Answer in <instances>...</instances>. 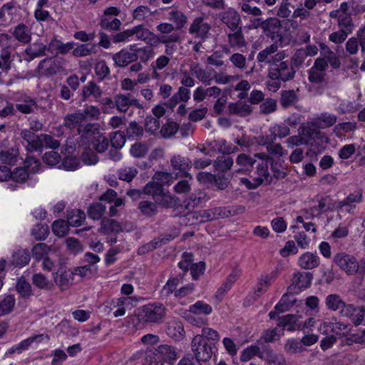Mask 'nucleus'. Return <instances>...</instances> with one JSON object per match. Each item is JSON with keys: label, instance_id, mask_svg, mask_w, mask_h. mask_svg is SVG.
I'll use <instances>...</instances> for the list:
<instances>
[{"label": "nucleus", "instance_id": "obj_6", "mask_svg": "<svg viewBox=\"0 0 365 365\" xmlns=\"http://www.w3.org/2000/svg\"><path fill=\"white\" fill-rule=\"evenodd\" d=\"M166 309L160 303H153L142 307L141 318L146 322L160 323L163 321Z\"/></svg>", "mask_w": 365, "mask_h": 365}, {"label": "nucleus", "instance_id": "obj_15", "mask_svg": "<svg viewBox=\"0 0 365 365\" xmlns=\"http://www.w3.org/2000/svg\"><path fill=\"white\" fill-rule=\"evenodd\" d=\"M327 68V61L325 58H317L314 66L309 71V80L314 83L322 82L325 76V71Z\"/></svg>", "mask_w": 365, "mask_h": 365}, {"label": "nucleus", "instance_id": "obj_62", "mask_svg": "<svg viewBox=\"0 0 365 365\" xmlns=\"http://www.w3.org/2000/svg\"><path fill=\"white\" fill-rule=\"evenodd\" d=\"M338 24L340 30L351 34L353 30L351 18L348 14H341L339 16Z\"/></svg>", "mask_w": 365, "mask_h": 365}, {"label": "nucleus", "instance_id": "obj_33", "mask_svg": "<svg viewBox=\"0 0 365 365\" xmlns=\"http://www.w3.org/2000/svg\"><path fill=\"white\" fill-rule=\"evenodd\" d=\"M269 131V135L268 138L270 140H274L277 138H283L290 134L289 127L284 123L273 125L270 126Z\"/></svg>", "mask_w": 365, "mask_h": 365}, {"label": "nucleus", "instance_id": "obj_4", "mask_svg": "<svg viewBox=\"0 0 365 365\" xmlns=\"http://www.w3.org/2000/svg\"><path fill=\"white\" fill-rule=\"evenodd\" d=\"M277 51L278 46L274 43L259 51L257 56V60L259 63H263L269 66H277L286 57L284 51Z\"/></svg>", "mask_w": 365, "mask_h": 365}, {"label": "nucleus", "instance_id": "obj_10", "mask_svg": "<svg viewBox=\"0 0 365 365\" xmlns=\"http://www.w3.org/2000/svg\"><path fill=\"white\" fill-rule=\"evenodd\" d=\"M211 26L202 17L195 18L189 28V33L195 38L205 41L210 36Z\"/></svg>", "mask_w": 365, "mask_h": 365}, {"label": "nucleus", "instance_id": "obj_38", "mask_svg": "<svg viewBox=\"0 0 365 365\" xmlns=\"http://www.w3.org/2000/svg\"><path fill=\"white\" fill-rule=\"evenodd\" d=\"M39 68L46 76H52L60 71L59 63L50 58L42 60L38 66Z\"/></svg>", "mask_w": 365, "mask_h": 365}, {"label": "nucleus", "instance_id": "obj_57", "mask_svg": "<svg viewBox=\"0 0 365 365\" xmlns=\"http://www.w3.org/2000/svg\"><path fill=\"white\" fill-rule=\"evenodd\" d=\"M283 334V330L280 329V328L277 326L272 329L264 331L261 336V340H264L265 342H272L279 339L281 336Z\"/></svg>", "mask_w": 365, "mask_h": 365}, {"label": "nucleus", "instance_id": "obj_29", "mask_svg": "<svg viewBox=\"0 0 365 365\" xmlns=\"http://www.w3.org/2000/svg\"><path fill=\"white\" fill-rule=\"evenodd\" d=\"M11 33L16 41L24 44L29 43L31 39V30L24 24L14 27Z\"/></svg>", "mask_w": 365, "mask_h": 365}, {"label": "nucleus", "instance_id": "obj_35", "mask_svg": "<svg viewBox=\"0 0 365 365\" xmlns=\"http://www.w3.org/2000/svg\"><path fill=\"white\" fill-rule=\"evenodd\" d=\"M103 91L96 83L93 81H89L82 90L83 100H86L91 97L95 99L101 98L102 96Z\"/></svg>", "mask_w": 365, "mask_h": 365}, {"label": "nucleus", "instance_id": "obj_56", "mask_svg": "<svg viewBox=\"0 0 365 365\" xmlns=\"http://www.w3.org/2000/svg\"><path fill=\"white\" fill-rule=\"evenodd\" d=\"M359 104L355 101L342 100L339 102L337 110L341 113H353L359 109Z\"/></svg>", "mask_w": 365, "mask_h": 365}, {"label": "nucleus", "instance_id": "obj_25", "mask_svg": "<svg viewBox=\"0 0 365 365\" xmlns=\"http://www.w3.org/2000/svg\"><path fill=\"white\" fill-rule=\"evenodd\" d=\"M299 317L294 314H287L279 319L278 327L283 331H289L299 330Z\"/></svg>", "mask_w": 365, "mask_h": 365}, {"label": "nucleus", "instance_id": "obj_44", "mask_svg": "<svg viewBox=\"0 0 365 365\" xmlns=\"http://www.w3.org/2000/svg\"><path fill=\"white\" fill-rule=\"evenodd\" d=\"M85 219V213L78 209L72 210L67 214V221L69 225L72 227H78L81 225Z\"/></svg>", "mask_w": 365, "mask_h": 365}, {"label": "nucleus", "instance_id": "obj_18", "mask_svg": "<svg viewBox=\"0 0 365 365\" xmlns=\"http://www.w3.org/2000/svg\"><path fill=\"white\" fill-rule=\"evenodd\" d=\"M21 136L26 143L25 147L29 152L37 151L41 148V135L38 136L31 130H23Z\"/></svg>", "mask_w": 365, "mask_h": 365}, {"label": "nucleus", "instance_id": "obj_53", "mask_svg": "<svg viewBox=\"0 0 365 365\" xmlns=\"http://www.w3.org/2000/svg\"><path fill=\"white\" fill-rule=\"evenodd\" d=\"M190 98V91L187 88L180 87L178 93L174 95L168 101V105L171 107L175 106L179 98L181 101L187 102Z\"/></svg>", "mask_w": 365, "mask_h": 365}, {"label": "nucleus", "instance_id": "obj_48", "mask_svg": "<svg viewBox=\"0 0 365 365\" xmlns=\"http://www.w3.org/2000/svg\"><path fill=\"white\" fill-rule=\"evenodd\" d=\"M100 25L103 29L117 31L121 26V21L115 17L102 16Z\"/></svg>", "mask_w": 365, "mask_h": 365}, {"label": "nucleus", "instance_id": "obj_52", "mask_svg": "<svg viewBox=\"0 0 365 365\" xmlns=\"http://www.w3.org/2000/svg\"><path fill=\"white\" fill-rule=\"evenodd\" d=\"M284 350L290 354H297L303 352L305 350L302 346L301 341L297 339H289L284 344Z\"/></svg>", "mask_w": 365, "mask_h": 365}, {"label": "nucleus", "instance_id": "obj_37", "mask_svg": "<svg viewBox=\"0 0 365 365\" xmlns=\"http://www.w3.org/2000/svg\"><path fill=\"white\" fill-rule=\"evenodd\" d=\"M217 211V208H215L213 210H202L192 213L190 215L193 219L196 220V222L203 223L215 219L217 214L219 215Z\"/></svg>", "mask_w": 365, "mask_h": 365}, {"label": "nucleus", "instance_id": "obj_42", "mask_svg": "<svg viewBox=\"0 0 365 365\" xmlns=\"http://www.w3.org/2000/svg\"><path fill=\"white\" fill-rule=\"evenodd\" d=\"M190 314L194 315H209L212 312V307L203 301H197L189 307L187 311Z\"/></svg>", "mask_w": 365, "mask_h": 365}, {"label": "nucleus", "instance_id": "obj_50", "mask_svg": "<svg viewBox=\"0 0 365 365\" xmlns=\"http://www.w3.org/2000/svg\"><path fill=\"white\" fill-rule=\"evenodd\" d=\"M101 225V229L105 234L118 232L121 230L120 225L115 220H103Z\"/></svg>", "mask_w": 365, "mask_h": 365}, {"label": "nucleus", "instance_id": "obj_32", "mask_svg": "<svg viewBox=\"0 0 365 365\" xmlns=\"http://www.w3.org/2000/svg\"><path fill=\"white\" fill-rule=\"evenodd\" d=\"M73 276V273L70 270L61 269L56 272L54 281L61 289H66L72 283Z\"/></svg>", "mask_w": 365, "mask_h": 365}, {"label": "nucleus", "instance_id": "obj_49", "mask_svg": "<svg viewBox=\"0 0 365 365\" xmlns=\"http://www.w3.org/2000/svg\"><path fill=\"white\" fill-rule=\"evenodd\" d=\"M235 33L230 34L228 35V41L230 46L237 48L245 46L246 43L243 34H242L241 29H237V30H235Z\"/></svg>", "mask_w": 365, "mask_h": 365}, {"label": "nucleus", "instance_id": "obj_46", "mask_svg": "<svg viewBox=\"0 0 365 365\" xmlns=\"http://www.w3.org/2000/svg\"><path fill=\"white\" fill-rule=\"evenodd\" d=\"M30 261V255L26 250H19L12 255L11 262L14 264L19 267L26 265Z\"/></svg>", "mask_w": 365, "mask_h": 365}, {"label": "nucleus", "instance_id": "obj_41", "mask_svg": "<svg viewBox=\"0 0 365 365\" xmlns=\"http://www.w3.org/2000/svg\"><path fill=\"white\" fill-rule=\"evenodd\" d=\"M293 284L299 289H304L309 287L312 280V274L309 272H298L293 277Z\"/></svg>", "mask_w": 365, "mask_h": 365}, {"label": "nucleus", "instance_id": "obj_22", "mask_svg": "<svg viewBox=\"0 0 365 365\" xmlns=\"http://www.w3.org/2000/svg\"><path fill=\"white\" fill-rule=\"evenodd\" d=\"M131 29L132 33H133V36H135V40L143 41H147L149 40L150 43H153V44L157 43L158 36L143 26L139 25Z\"/></svg>", "mask_w": 365, "mask_h": 365}, {"label": "nucleus", "instance_id": "obj_54", "mask_svg": "<svg viewBox=\"0 0 365 365\" xmlns=\"http://www.w3.org/2000/svg\"><path fill=\"white\" fill-rule=\"evenodd\" d=\"M16 287L17 292L24 298H28L32 294L31 284L24 277L19 279Z\"/></svg>", "mask_w": 365, "mask_h": 365}, {"label": "nucleus", "instance_id": "obj_16", "mask_svg": "<svg viewBox=\"0 0 365 365\" xmlns=\"http://www.w3.org/2000/svg\"><path fill=\"white\" fill-rule=\"evenodd\" d=\"M115 105L118 111L125 113L130 106L142 108L143 106L138 100L130 94H117L115 96Z\"/></svg>", "mask_w": 365, "mask_h": 365}, {"label": "nucleus", "instance_id": "obj_5", "mask_svg": "<svg viewBox=\"0 0 365 365\" xmlns=\"http://www.w3.org/2000/svg\"><path fill=\"white\" fill-rule=\"evenodd\" d=\"M191 349L197 360L196 362L208 361L213 354L212 346L200 335H195L193 337Z\"/></svg>", "mask_w": 365, "mask_h": 365}, {"label": "nucleus", "instance_id": "obj_13", "mask_svg": "<svg viewBox=\"0 0 365 365\" xmlns=\"http://www.w3.org/2000/svg\"><path fill=\"white\" fill-rule=\"evenodd\" d=\"M255 157L261 160V163L257 165V184L259 185L264 181L269 182L270 180V175L268 168L272 163V159L267 154L264 153H256Z\"/></svg>", "mask_w": 365, "mask_h": 365}, {"label": "nucleus", "instance_id": "obj_63", "mask_svg": "<svg viewBox=\"0 0 365 365\" xmlns=\"http://www.w3.org/2000/svg\"><path fill=\"white\" fill-rule=\"evenodd\" d=\"M298 133L303 137L302 138L306 141V144L318 135V132L315 128L305 125H302L299 128Z\"/></svg>", "mask_w": 365, "mask_h": 365}, {"label": "nucleus", "instance_id": "obj_36", "mask_svg": "<svg viewBox=\"0 0 365 365\" xmlns=\"http://www.w3.org/2000/svg\"><path fill=\"white\" fill-rule=\"evenodd\" d=\"M228 110L231 114L246 116L251 113L252 108L246 103L239 101L236 103H230L228 105Z\"/></svg>", "mask_w": 365, "mask_h": 365}, {"label": "nucleus", "instance_id": "obj_31", "mask_svg": "<svg viewBox=\"0 0 365 365\" xmlns=\"http://www.w3.org/2000/svg\"><path fill=\"white\" fill-rule=\"evenodd\" d=\"M167 334L175 341H180L183 339L185 330L182 323L180 321H170L168 325Z\"/></svg>", "mask_w": 365, "mask_h": 365}, {"label": "nucleus", "instance_id": "obj_26", "mask_svg": "<svg viewBox=\"0 0 365 365\" xmlns=\"http://www.w3.org/2000/svg\"><path fill=\"white\" fill-rule=\"evenodd\" d=\"M319 256L309 252L302 254L298 260L299 266L305 269L316 268L319 266Z\"/></svg>", "mask_w": 365, "mask_h": 365}, {"label": "nucleus", "instance_id": "obj_23", "mask_svg": "<svg viewBox=\"0 0 365 365\" xmlns=\"http://www.w3.org/2000/svg\"><path fill=\"white\" fill-rule=\"evenodd\" d=\"M280 26L281 22L277 18H269L261 23V28L263 32L272 39H274L276 36H278L277 34Z\"/></svg>", "mask_w": 365, "mask_h": 365}, {"label": "nucleus", "instance_id": "obj_20", "mask_svg": "<svg viewBox=\"0 0 365 365\" xmlns=\"http://www.w3.org/2000/svg\"><path fill=\"white\" fill-rule=\"evenodd\" d=\"M46 45L41 41H36L25 49V60L31 61L33 59L46 54Z\"/></svg>", "mask_w": 365, "mask_h": 365}, {"label": "nucleus", "instance_id": "obj_60", "mask_svg": "<svg viewBox=\"0 0 365 365\" xmlns=\"http://www.w3.org/2000/svg\"><path fill=\"white\" fill-rule=\"evenodd\" d=\"M85 120H98L101 115L98 107L95 106H86L82 111H80Z\"/></svg>", "mask_w": 365, "mask_h": 365}, {"label": "nucleus", "instance_id": "obj_47", "mask_svg": "<svg viewBox=\"0 0 365 365\" xmlns=\"http://www.w3.org/2000/svg\"><path fill=\"white\" fill-rule=\"evenodd\" d=\"M168 19L175 24L177 29L183 28L187 21V16L178 10H172L169 13Z\"/></svg>", "mask_w": 365, "mask_h": 365}, {"label": "nucleus", "instance_id": "obj_61", "mask_svg": "<svg viewBox=\"0 0 365 365\" xmlns=\"http://www.w3.org/2000/svg\"><path fill=\"white\" fill-rule=\"evenodd\" d=\"M50 247L44 243H38L32 249V255L36 261H41L48 255Z\"/></svg>", "mask_w": 365, "mask_h": 365}, {"label": "nucleus", "instance_id": "obj_8", "mask_svg": "<svg viewBox=\"0 0 365 365\" xmlns=\"http://www.w3.org/2000/svg\"><path fill=\"white\" fill-rule=\"evenodd\" d=\"M276 68H272L269 70L268 76L272 80H281L287 81L294 78L295 70L294 66L288 61L283 60L275 66Z\"/></svg>", "mask_w": 365, "mask_h": 365}, {"label": "nucleus", "instance_id": "obj_7", "mask_svg": "<svg viewBox=\"0 0 365 365\" xmlns=\"http://www.w3.org/2000/svg\"><path fill=\"white\" fill-rule=\"evenodd\" d=\"M318 331L324 335L341 336L347 334L350 328L347 324L337 322L335 318H332L322 320L318 327Z\"/></svg>", "mask_w": 365, "mask_h": 365}, {"label": "nucleus", "instance_id": "obj_12", "mask_svg": "<svg viewBox=\"0 0 365 365\" xmlns=\"http://www.w3.org/2000/svg\"><path fill=\"white\" fill-rule=\"evenodd\" d=\"M170 163L175 178L188 176L187 170L191 167V161L185 157L175 155L170 159ZM190 179L191 175H189Z\"/></svg>", "mask_w": 365, "mask_h": 365}, {"label": "nucleus", "instance_id": "obj_34", "mask_svg": "<svg viewBox=\"0 0 365 365\" xmlns=\"http://www.w3.org/2000/svg\"><path fill=\"white\" fill-rule=\"evenodd\" d=\"M180 39V36L178 34H173L170 35H163L158 37L157 43H161L165 45V53L168 56H172L176 50V46L170 45L171 43L178 42Z\"/></svg>", "mask_w": 365, "mask_h": 365}, {"label": "nucleus", "instance_id": "obj_27", "mask_svg": "<svg viewBox=\"0 0 365 365\" xmlns=\"http://www.w3.org/2000/svg\"><path fill=\"white\" fill-rule=\"evenodd\" d=\"M239 273L237 271H233L230 273L225 282L217 289L215 294V298L217 302H220L224 295L231 289L234 283L238 278Z\"/></svg>", "mask_w": 365, "mask_h": 365}, {"label": "nucleus", "instance_id": "obj_28", "mask_svg": "<svg viewBox=\"0 0 365 365\" xmlns=\"http://www.w3.org/2000/svg\"><path fill=\"white\" fill-rule=\"evenodd\" d=\"M150 45H146L142 47H138L135 43V53L136 55V61L140 59L143 63H147L151 60L155 55L153 46V43H150Z\"/></svg>", "mask_w": 365, "mask_h": 365}, {"label": "nucleus", "instance_id": "obj_1", "mask_svg": "<svg viewBox=\"0 0 365 365\" xmlns=\"http://www.w3.org/2000/svg\"><path fill=\"white\" fill-rule=\"evenodd\" d=\"M83 117L80 111L67 115L64 125L69 129L77 128L83 144L92 146L98 153H103L108 148V140L101 133L97 124L88 123L81 126Z\"/></svg>", "mask_w": 365, "mask_h": 365}, {"label": "nucleus", "instance_id": "obj_51", "mask_svg": "<svg viewBox=\"0 0 365 365\" xmlns=\"http://www.w3.org/2000/svg\"><path fill=\"white\" fill-rule=\"evenodd\" d=\"M15 305V298L13 295H8L0 300V317L10 313Z\"/></svg>", "mask_w": 365, "mask_h": 365}, {"label": "nucleus", "instance_id": "obj_59", "mask_svg": "<svg viewBox=\"0 0 365 365\" xmlns=\"http://www.w3.org/2000/svg\"><path fill=\"white\" fill-rule=\"evenodd\" d=\"M154 182H156L160 185V188L163 189V187L166 185H170L175 178L173 177L171 173L167 172H157L153 177Z\"/></svg>", "mask_w": 365, "mask_h": 365}, {"label": "nucleus", "instance_id": "obj_11", "mask_svg": "<svg viewBox=\"0 0 365 365\" xmlns=\"http://www.w3.org/2000/svg\"><path fill=\"white\" fill-rule=\"evenodd\" d=\"M338 210L336 201L330 196H322L317 200V205H314L309 210L304 211L305 215H310V217L319 216L328 210Z\"/></svg>", "mask_w": 365, "mask_h": 365}, {"label": "nucleus", "instance_id": "obj_30", "mask_svg": "<svg viewBox=\"0 0 365 365\" xmlns=\"http://www.w3.org/2000/svg\"><path fill=\"white\" fill-rule=\"evenodd\" d=\"M19 159V152L17 148L0 150V161L9 165H15Z\"/></svg>", "mask_w": 365, "mask_h": 365}, {"label": "nucleus", "instance_id": "obj_58", "mask_svg": "<svg viewBox=\"0 0 365 365\" xmlns=\"http://www.w3.org/2000/svg\"><path fill=\"white\" fill-rule=\"evenodd\" d=\"M69 230V224L63 220H57L53 222V232L58 237H63L66 235Z\"/></svg>", "mask_w": 365, "mask_h": 365}, {"label": "nucleus", "instance_id": "obj_9", "mask_svg": "<svg viewBox=\"0 0 365 365\" xmlns=\"http://www.w3.org/2000/svg\"><path fill=\"white\" fill-rule=\"evenodd\" d=\"M48 340L49 336L47 334H36L14 344L6 351V354L9 355L15 353L21 354L22 351L27 350L29 347L34 346V345L37 346L40 343L44 341H48Z\"/></svg>", "mask_w": 365, "mask_h": 365}, {"label": "nucleus", "instance_id": "obj_24", "mask_svg": "<svg viewBox=\"0 0 365 365\" xmlns=\"http://www.w3.org/2000/svg\"><path fill=\"white\" fill-rule=\"evenodd\" d=\"M220 88L217 86H212L207 88L199 86L194 91L193 99L196 102H201L204 101L207 96L217 98L220 96Z\"/></svg>", "mask_w": 365, "mask_h": 365}, {"label": "nucleus", "instance_id": "obj_64", "mask_svg": "<svg viewBox=\"0 0 365 365\" xmlns=\"http://www.w3.org/2000/svg\"><path fill=\"white\" fill-rule=\"evenodd\" d=\"M265 360L267 365H285V358L282 354H277L273 351H269L267 354Z\"/></svg>", "mask_w": 365, "mask_h": 365}, {"label": "nucleus", "instance_id": "obj_40", "mask_svg": "<svg viewBox=\"0 0 365 365\" xmlns=\"http://www.w3.org/2000/svg\"><path fill=\"white\" fill-rule=\"evenodd\" d=\"M334 114L324 113L314 119V125L320 128L331 127L336 122Z\"/></svg>", "mask_w": 365, "mask_h": 365}, {"label": "nucleus", "instance_id": "obj_39", "mask_svg": "<svg viewBox=\"0 0 365 365\" xmlns=\"http://www.w3.org/2000/svg\"><path fill=\"white\" fill-rule=\"evenodd\" d=\"M211 146L215 151L223 154H230L237 150V148L236 146L232 145L224 139L214 140L211 143Z\"/></svg>", "mask_w": 365, "mask_h": 365}, {"label": "nucleus", "instance_id": "obj_43", "mask_svg": "<svg viewBox=\"0 0 365 365\" xmlns=\"http://www.w3.org/2000/svg\"><path fill=\"white\" fill-rule=\"evenodd\" d=\"M325 304L327 309L336 312L340 311L342 306H344V302L341 297L336 294H331L327 296L325 299Z\"/></svg>", "mask_w": 365, "mask_h": 365}, {"label": "nucleus", "instance_id": "obj_55", "mask_svg": "<svg viewBox=\"0 0 365 365\" xmlns=\"http://www.w3.org/2000/svg\"><path fill=\"white\" fill-rule=\"evenodd\" d=\"M32 282L34 286L41 289H49L52 287V282L41 273L34 274Z\"/></svg>", "mask_w": 365, "mask_h": 365}, {"label": "nucleus", "instance_id": "obj_3", "mask_svg": "<svg viewBox=\"0 0 365 365\" xmlns=\"http://www.w3.org/2000/svg\"><path fill=\"white\" fill-rule=\"evenodd\" d=\"M136 297H119L107 300L104 303V311L108 315L120 317L125 314L128 309H132L138 303Z\"/></svg>", "mask_w": 365, "mask_h": 365}, {"label": "nucleus", "instance_id": "obj_2", "mask_svg": "<svg viewBox=\"0 0 365 365\" xmlns=\"http://www.w3.org/2000/svg\"><path fill=\"white\" fill-rule=\"evenodd\" d=\"M334 263L349 275L365 274V259L358 260L355 257L340 252L334 257Z\"/></svg>", "mask_w": 365, "mask_h": 365}, {"label": "nucleus", "instance_id": "obj_21", "mask_svg": "<svg viewBox=\"0 0 365 365\" xmlns=\"http://www.w3.org/2000/svg\"><path fill=\"white\" fill-rule=\"evenodd\" d=\"M361 200L362 192L356 191L349 194L344 200L336 201V202L338 210L345 207L346 212H352L355 208L354 203H359Z\"/></svg>", "mask_w": 365, "mask_h": 365}, {"label": "nucleus", "instance_id": "obj_14", "mask_svg": "<svg viewBox=\"0 0 365 365\" xmlns=\"http://www.w3.org/2000/svg\"><path fill=\"white\" fill-rule=\"evenodd\" d=\"M135 43L130 45L113 56V60L118 66H125L130 63L136 61L135 53Z\"/></svg>", "mask_w": 365, "mask_h": 365}, {"label": "nucleus", "instance_id": "obj_17", "mask_svg": "<svg viewBox=\"0 0 365 365\" xmlns=\"http://www.w3.org/2000/svg\"><path fill=\"white\" fill-rule=\"evenodd\" d=\"M155 354L156 357L169 364H173L177 359V352L175 349L170 345L162 344L160 345L155 351H150Z\"/></svg>", "mask_w": 365, "mask_h": 365}, {"label": "nucleus", "instance_id": "obj_19", "mask_svg": "<svg viewBox=\"0 0 365 365\" xmlns=\"http://www.w3.org/2000/svg\"><path fill=\"white\" fill-rule=\"evenodd\" d=\"M221 21L227 26L232 31L237 30L240 29L239 24L240 22V16L239 14L232 9H229L227 11L220 14Z\"/></svg>", "mask_w": 365, "mask_h": 365}, {"label": "nucleus", "instance_id": "obj_45", "mask_svg": "<svg viewBox=\"0 0 365 365\" xmlns=\"http://www.w3.org/2000/svg\"><path fill=\"white\" fill-rule=\"evenodd\" d=\"M289 295L284 294L282 296L279 302L274 307V310L269 314L270 319H275L277 315L279 313H283L287 311L290 307L291 301L288 300Z\"/></svg>", "mask_w": 365, "mask_h": 365}]
</instances>
